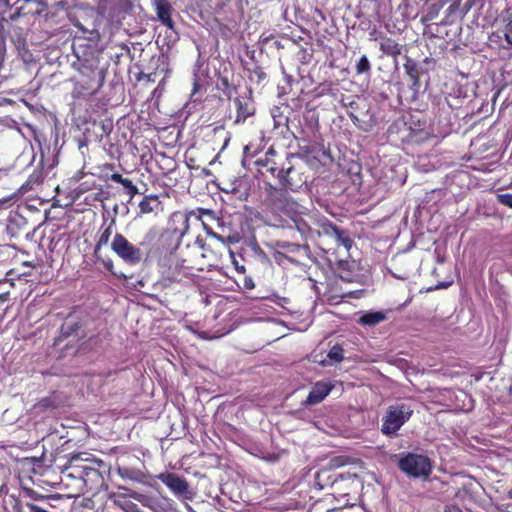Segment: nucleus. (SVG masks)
Masks as SVG:
<instances>
[{
    "label": "nucleus",
    "mask_w": 512,
    "mask_h": 512,
    "mask_svg": "<svg viewBox=\"0 0 512 512\" xmlns=\"http://www.w3.org/2000/svg\"><path fill=\"white\" fill-rule=\"evenodd\" d=\"M183 218V224L185 226L184 230H179L177 228L165 229L159 234L156 247L161 254H170L172 256L174 255L173 252L178 249L182 236L188 229L189 218L187 215H184Z\"/></svg>",
    "instance_id": "1a4fd4ad"
},
{
    "label": "nucleus",
    "mask_w": 512,
    "mask_h": 512,
    "mask_svg": "<svg viewBox=\"0 0 512 512\" xmlns=\"http://www.w3.org/2000/svg\"><path fill=\"white\" fill-rule=\"evenodd\" d=\"M233 265L239 276L247 272L245 265L239 264L235 258L233 259Z\"/></svg>",
    "instance_id": "e433bc0d"
},
{
    "label": "nucleus",
    "mask_w": 512,
    "mask_h": 512,
    "mask_svg": "<svg viewBox=\"0 0 512 512\" xmlns=\"http://www.w3.org/2000/svg\"><path fill=\"white\" fill-rule=\"evenodd\" d=\"M293 222L301 234L306 235L311 231V228L301 219L300 215Z\"/></svg>",
    "instance_id": "72a5a7b5"
},
{
    "label": "nucleus",
    "mask_w": 512,
    "mask_h": 512,
    "mask_svg": "<svg viewBox=\"0 0 512 512\" xmlns=\"http://www.w3.org/2000/svg\"><path fill=\"white\" fill-rule=\"evenodd\" d=\"M334 385L326 381H318L313 384L307 398L302 401L304 407L313 406L321 403L332 391Z\"/></svg>",
    "instance_id": "4468645a"
},
{
    "label": "nucleus",
    "mask_w": 512,
    "mask_h": 512,
    "mask_svg": "<svg viewBox=\"0 0 512 512\" xmlns=\"http://www.w3.org/2000/svg\"><path fill=\"white\" fill-rule=\"evenodd\" d=\"M413 409L405 403L390 405L382 417L381 432L386 436L395 435L410 419Z\"/></svg>",
    "instance_id": "0eeeda50"
},
{
    "label": "nucleus",
    "mask_w": 512,
    "mask_h": 512,
    "mask_svg": "<svg viewBox=\"0 0 512 512\" xmlns=\"http://www.w3.org/2000/svg\"><path fill=\"white\" fill-rule=\"evenodd\" d=\"M497 201L500 204L512 209V194L511 193L498 194Z\"/></svg>",
    "instance_id": "f704fd0d"
},
{
    "label": "nucleus",
    "mask_w": 512,
    "mask_h": 512,
    "mask_svg": "<svg viewBox=\"0 0 512 512\" xmlns=\"http://www.w3.org/2000/svg\"><path fill=\"white\" fill-rule=\"evenodd\" d=\"M404 70L411 81V87L418 89L420 86V68L418 63L410 57H406Z\"/></svg>",
    "instance_id": "aec40b11"
},
{
    "label": "nucleus",
    "mask_w": 512,
    "mask_h": 512,
    "mask_svg": "<svg viewBox=\"0 0 512 512\" xmlns=\"http://www.w3.org/2000/svg\"><path fill=\"white\" fill-rule=\"evenodd\" d=\"M105 463L100 459L89 457L88 453L72 455L61 471V482L70 489L72 496L87 492L96 493L105 486L101 469Z\"/></svg>",
    "instance_id": "f257e3e1"
},
{
    "label": "nucleus",
    "mask_w": 512,
    "mask_h": 512,
    "mask_svg": "<svg viewBox=\"0 0 512 512\" xmlns=\"http://www.w3.org/2000/svg\"><path fill=\"white\" fill-rule=\"evenodd\" d=\"M197 87H198V82H197V81H195V82H194V89H193V92H194V93L196 92Z\"/></svg>",
    "instance_id": "3c124183"
},
{
    "label": "nucleus",
    "mask_w": 512,
    "mask_h": 512,
    "mask_svg": "<svg viewBox=\"0 0 512 512\" xmlns=\"http://www.w3.org/2000/svg\"><path fill=\"white\" fill-rule=\"evenodd\" d=\"M488 40L492 45H496L498 48L512 49V20L503 27L492 31Z\"/></svg>",
    "instance_id": "2eb2a0df"
},
{
    "label": "nucleus",
    "mask_w": 512,
    "mask_h": 512,
    "mask_svg": "<svg viewBox=\"0 0 512 512\" xmlns=\"http://www.w3.org/2000/svg\"><path fill=\"white\" fill-rule=\"evenodd\" d=\"M120 489H123V490L129 492V496L131 498H133L134 500L138 501L139 503H141L144 507L149 508L153 512H157L159 504H158V501L154 497L133 491V490L125 488V487H120Z\"/></svg>",
    "instance_id": "412c9836"
},
{
    "label": "nucleus",
    "mask_w": 512,
    "mask_h": 512,
    "mask_svg": "<svg viewBox=\"0 0 512 512\" xmlns=\"http://www.w3.org/2000/svg\"><path fill=\"white\" fill-rule=\"evenodd\" d=\"M3 63H4V54L0 53V70L3 67Z\"/></svg>",
    "instance_id": "de8ad7c7"
},
{
    "label": "nucleus",
    "mask_w": 512,
    "mask_h": 512,
    "mask_svg": "<svg viewBox=\"0 0 512 512\" xmlns=\"http://www.w3.org/2000/svg\"><path fill=\"white\" fill-rule=\"evenodd\" d=\"M446 287H447V284H444V283L437 285V288H446Z\"/></svg>",
    "instance_id": "8fccbe9b"
},
{
    "label": "nucleus",
    "mask_w": 512,
    "mask_h": 512,
    "mask_svg": "<svg viewBox=\"0 0 512 512\" xmlns=\"http://www.w3.org/2000/svg\"><path fill=\"white\" fill-rule=\"evenodd\" d=\"M391 131L396 129L399 138L403 143H420L428 139L429 133L426 130V122L415 119L413 115L403 116L395 121L391 127Z\"/></svg>",
    "instance_id": "39448f33"
},
{
    "label": "nucleus",
    "mask_w": 512,
    "mask_h": 512,
    "mask_svg": "<svg viewBox=\"0 0 512 512\" xmlns=\"http://www.w3.org/2000/svg\"><path fill=\"white\" fill-rule=\"evenodd\" d=\"M203 254L195 248L186 247L177 255H172L162 266V280L165 285L188 284L203 271Z\"/></svg>",
    "instance_id": "f03ea898"
},
{
    "label": "nucleus",
    "mask_w": 512,
    "mask_h": 512,
    "mask_svg": "<svg viewBox=\"0 0 512 512\" xmlns=\"http://www.w3.org/2000/svg\"><path fill=\"white\" fill-rule=\"evenodd\" d=\"M83 175H84V173H83L82 171H78V172L75 174L74 178H75L76 180H79V179H81V178L83 177Z\"/></svg>",
    "instance_id": "c03bdc74"
},
{
    "label": "nucleus",
    "mask_w": 512,
    "mask_h": 512,
    "mask_svg": "<svg viewBox=\"0 0 512 512\" xmlns=\"http://www.w3.org/2000/svg\"><path fill=\"white\" fill-rule=\"evenodd\" d=\"M150 233L153 234V237L156 235V232L155 231H151Z\"/></svg>",
    "instance_id": "4d7b16f0"
},
{
    "label": "nucleus",
    "mask_w": 512,
    "mask_h": 512,
    "mask_svg": "<svg viewBox=\"0 0 512 512\" xmlns=\"http://www.w3.org/2000/svg\"><path fill=\"white\" fill-rule=\"evenodd\" d=\"M382 40L383 41L380 43V50L383 54L394 58L401 54L402 46L394 39L383 37Z\"/></svg>",
    "instance_id": "5701e85b"
},
{
    "label": "nucleus",
    "mask_w": 512,
    "mask_h": 512,
    "mask_svg": "<svg viewBox=\"0 0 512 512\" xmlns=\"http://www.w3.org/2000/svg\"><path fill=\"white\" fill-rule=\"evenodd\" d=\"M309 167L306 161L298 155L287 154L286 161L281 165L277 174L279 185L284 190L298 192L307 184Z\"/></svg>",
    "instance_id": "20e7f679"
},
{
    "label": "nucleus",
    "mask_w": 512,
    "mask_h": 512,
    "mask_svg": "<svg viewBox=\"0 0 512 512\" xmlns=\"http://www.w3.org/2000/svg\"><path fill=\"white\" fill-rule=\"evenodd\" d=\"M111 249L128 264H137L142 259L140 248L134 246L120 233L115 234L111 243Z\"/></svg>",
    "instance_id": "9d476101"
},
{
    "label": "nucleus",
    "mask_w": 512,
    "mask_h": 512,
    "mask_svg": "<svg viewBox=\"0 0 512 512\" xmlns=\"http://www.w3.org/2000/svg\"><path fill=\"white\" fill-rule=\"evenodd\" d=\"M154 75H155V73H149V74L145 75V77H146V79H147L148 81H150V82H154V81H155V79H154V77H153Z\"/></svg>",
    "instance_id": "37998d69"
},
{
    "label": "nucleus",
    "mask_w": 512,
    "mask_h": 512,
    "mask_svg": "<svg viewBox=\"0 0 512 512\" xmlns=\"http://www.w3.org/2000/svg\"><path fill=\"white\" fill-rule=\"evenodd\" d=\"M117 473L122 479L135 482H142L144 477L143 473L139 469L126 466H119L117 468Z\"/></svg>",
    "instance_id": "393cba45"
},
{
    "label": "nucleus",
    "mask_w": 512,
    "mask_h": 512,
    "mask_svg": "<svg viewBox=\"0 0 512 512\" xmlns=\"http://www.w3.org/2000/svg\"><path fill=\"white\" fill-rule=\"evenodd\" d=\"M438 12H439V8L436 6V5H432L428 12L426 13V15H424L422 18H421V22L422 23H427L429 21H432L437 15H438Z\"/></svg>",
    "instance_id": "2f4dec72"
},
{
    "label": "nucleus",
    "mask_w": 512,
    "mask_h": 512,
    "mask_svg": "<svg viewBox=\"0 0 512 512\" xmlns=\"http://www.w3.org/2000/svg\"><path fill=\"white\" fill-rule=\"evenodd\" d=\"M13 512H30V509L24 505L23 502L19 498H13L11 503Z\"/></svg>",
    "instance_id": "473e14b6"
},
{
    "label": "nucleus",
    "mask_w": 512,
    "mask_h": 512,
    "mask_svg": "<svg viewBox=\"0 0 512 512\" xmlns=\"http://www.w3.org/2000/svg\"><path fill=\"white\" fill-rule=\"evenodd\" d=\"M9 300V292H4L0 294V302H6Z\"/></svg>",
    "instance_id": "a19ab883"
},
{
    "label": "nucleus",
    "mask_w": 512,
    "mask_h": 512,
    "mask_svg": "<svg viewBox=\"0 0 512 512\" xmlns=\"http://www.w3.org/2000/svg\"><path fill=\"white\" fill-rule=\"evenodd\" d=\"M235 282L237 283V285H238L239 287H241V288H242V289H244V290H252V289H254V287H255V283H254V281H253L252 277H251V276H249V275H246V273H245V274L240 275V276L235 280Z\"/></svg>",
    "instance_id": "bb28decb"
},
{
    "label": "nucleus",
    "mask_w": 512,
    "mask_h": 512,
    "mask_svg": "<svg viewBox=\"0 0 512 512\" xmlns=\"http://www.w3.org/2000/svg\"><path fill=\"white\" fill-rule=\"evenodd\" d=\"M110 179L113 181V182H116V183H119V184H123V182L127 179V178H124L121 174L119 173H113L111 176H110Z\"/></svg>",
    "instance_id": "4c0bfd02"
},
{
    "label": "nucleus",
    "mask_w": 512,
    "mask_h": 512,
    "mask_svg": "<svg viewBox=\"0 0 512 512\" xmlns=\"http://www.w3.org/2000/svg\"><path fill=\"white\" fill-rule=\"evenodd\" d=\"M340 277H341V278H343V279H345V280H346V281H348V282H350V281H351V279H350L349 277H344V276H342V275H341Z\"/></svg>",
    "instance_id": "603ef678"
},
{
    "label": "nucleus",
    "mask_w": 512,
    "mask_h": 512,
    "mask_svg": "<svg viewBox=\"0 0 512 512\" xmlns=\"http://www.w3.org/2000/svg\"><path fill=\"white\" fill-rule=\"evenodd\" d=\"M320 227H322L323 231L327 234H334L336 239L346 248L350 249L352 246V239L347 235V233L341 229H339L336 225L329 222L327 219H324L320 223Z\"/></svg>",
    "instance_id": "6ab92c4d"
},
{
    "label": "nucleus",
    "mask_w": 512,
    "mask_h": 512,
    "mask_svg": "<svg viewBox=\"0 0 512 512\" xmlns=\"http://www.w3.org/2000/svg\"><path fill=\"white\" fill-rule=\"evenodd\" d=\"M85 320L77 313H70L62 323L59 335L54 340V346L66 342L64 348L74 347L86 336Z\"/></svg>",
    "instance_id": "423d86ee"
},
{
    "label": "nucleus",
    "mask_w": 512,
    "mask_h": 512,
    "mask_svg": "<svg viewBox=\"0 0 512 512\" xmlns=\"http://www.w3.org/2000/svg\"><path fill=\"white\" fill-rule=\"evenodd\" d=\"M387 319V315L383 311H370L364 313L358 320L363 326H375Z\"/></svg>",
    "instance_id": "4be33fe9"
},
{
    "label": "nucleus",
    "mask_w": 512,
    "mask_h": 512,
    "mask_svg": "<svg viewBox=\"0 0 512 512\" xmlns=\"http://www.w3.org/2000/svg\"><path fill=\"white\" fill-rule=\"evenodd\" d=\"M157 478L165 484L176 497L185 500H193L195 497V492L190 488L189 483L184 477L176 473L166 472L160 473Z\"/></svg>",
    "instance_id": "9b49d317"
},
{
    "label": "nucleus",
    "mask_w": 512,
    "mask_h": 512,
    "mask_svg": "<svg viewBox=\"0 0 512 512\" xmlns=\"http://www.w3.org/2000/svg\"><path fill=\"white\" fill-rule=\"evenodd\" d=\"M88 189H89V187H88V186H84V183H83V184H81V185L78 187V189H77V190H78V194H80V193H84V192H85V191H87Z\"/></svg>",
    "instance_id": "79ce46f5"
},
{
    "label": "nucleus",
    "mask_w": 512,
    "mask_h": 512,
    "mask_svg": "<svg viewBox=\"0 0 512 512\" xmlns=\"http://www.w3.org/2000/svg\"><path fill=\"white\" fill-rule=\"evenodd\" d=\"M371 70V64L366 55H363L357 62L355 71L356 74L369 73Z\"/></svg>",
    "instance_id": "cd10ccee"
},
{
    "label": "nucleus",
    "mask_w": 512,
    "mask_h": 512,
    "mask_svg": "<svg viewBox=\"0 0 512 512\" xmlns=\"http://www.w3.org/2000/svg\"><path fill=\"white\" fill-rule=\"evenodd\" d=\"M375 32H376V29L374 28V29L369 33V34H370V36H373Z\"/></svg>",
    "instance_id": "5fc2aeb1"
},
{
    "label": "nucleus",
    "mask_w": 512,
    "mask_h": 512,
    "mask_svg": "<svg viewBox=\"0 0 512 512\" xmlns=\"http://www.w3.org/2000/svg\"><path fill=\"white\" fill-rule=\"evenodd\" d=\"M128 494H119L114 500V504L122 509L124 512H142L136 503L131 501Z\"/></svg>",
    "instance_id": "b1692460"
},
{
    "label": "nucleus",
    "mask_w": 512,
    "mask_h": 512,
    "mask_svg": "<svg viewBox=\"0 0 512 512\" xmlns=\"http://www.w3.org/2000/svg\"><path fill=\"white\" fill-rule=\"evenodd\" d=\"M0 2H3V3H5L6 5H8V4H9V0H0Z\"/></svg>",
    "instance_id": "864d4df0"
},
{
    "label": "nucleus",
    "mask_w": 512,
    "mask_h": 512,
    "mask_svg": "<svg viewBox=\"0 0 512 512\" xmlns=\"http://www.w3.org/2000/svg\"><path fill=\"white\" fill-rule=\"evenodd\" d=\"M103 200H104V197H103L102 191H99L97 193H92V194L86 196V198H85V202L87 204H90L91 202H94V201L102 202Z\"/></svg>",
    "instance_id": "c9c22d12"
},
{
    "label": "nucleus",
    "mask_w": 512,
    "mask_h": 512,
    "mask_svg": "<svg viewBox=\"0 0 512 512\" xmlns=\"http://www.w3.org/2000/svg\"><path fill=\"white\" fill-rule=\"evenodd\" d=\"M155 11L160 22L168 29L173 30L175 23L172 19V5L168 0H153Z\"/></svg>",
    "instance_id": "a211bd4d"
},
{
    "label": "nucleus",
    "mask_w": 512,
    "mask_h": 512,
    "mask_svg": "<svg viewBox=\"0 0 512 512\" xmlns=\"http://www.w3.org/2000/svg\"><path fill=\"white\" fill-rule=\"evenodd\" d=\"M277 159V152L273 148H269L263 157L255 161V167L258 174L262 177H267L270 174L273 178L277 179V174H280L281 165Z\"/></svg>",
    "instance_id": "f8f14e48"
},
{
    "label": "nucleus",
    "mask_w": 512,
    "mask_h": 512,
    "mask_svg": "<svg viewBox=\"0 0 512 512\" xmlns=\"http://www.w3.org/2000/svg\"><path fill=\"white\" fill-rule=\"evenodd\" d=\"M236 109V118L234 124L244 123L249 116L254 115L255 107L251 99L246 96H238L233 100Z\"/></svg>",
    "instance_id": "dca6fc26"
},
{
    "label": "nucleus",
    "mask_w": 512,
    "mask_h": 512,
    "mask_svg": "<svg viewBox=\"0 0 512 512\" xmlns=\"http://www.w3.org/2000/svg\"><path fill=\"white\" fill-rule=\"evenodd\" d=\"M122 186L125 188V192L128 194L130 200L139 193L137 186L128 178L123 182Z\"/></svg>",
    "instance_id": "7c9ffc66"
},
{
    "label": "nucleus",
    "mask_w": 512,
    "mask_h": 512,
    "mask_svg": "<svg viewBox=\"0 0 512 512\" xmlns=\"http://www.w3.org/2000/svg\"><path fill=\"white\" fill-rule=\"evenodd\" d=\"M345 464H346V462H344V461H341V462L339 463V465H345Z\"/></svg>",
    "instance_id": "6e6d98bb"
},
{
    "label": "nucleus",
    "mask_w": 512,
    "mask_h": 512,
    "mask_svg": "<svg viewBox=\"0 0 512 512\" xmlns=\"http://www.w3.org/2000/svg\"><path fill=\"white\" fill-rule=\"evenodd\" d=\"M261 189L264 193L262 204L273 215H284L291 220H296L303 213L304 207L287 193L288 190L278 188L265 180Z\"/></svg>",
    "instance_id": "7ed1b4c3"
},
{
    "label": "nucleus",
    "mask_w": 512,
    "mask_h": 512,
    "mask_svg": "<svg viewBox=\"0 0 512 512\" xmlns=\"http://www.w3.org/2000/svg\"><path fill=\"white\" fill-rule=\"evenodd\" d=\"M398 467L411 478L428 477L432 472V463L429 457L411 452L400 457Z\"/></svg>",
    "instance_id": "6e6552de"
},
{
    "label": "nucleus",
    "mask_w": 512,
    "mask_h": 512,
    "mask_svg": "<svg viewBox=\"0 0 512 512\" xmlns=\"http://www.w3.org/2000/svg\"><path fill=\"white\" fill-rule=\"evenodd\" d=\"M9 201H10L9 199H5V198L1 199V200H0V206H4V205H5L6 203H8Z\"/></svg>",
    "instance_id": "09e8293b"
},
{
    "label": "nucleus",
    "mask_w": 512,
    "mask_h": 512,
    "mask_svg": "<svg viewBox=\"0 0 512 512\" xmlns=\"http://www.w3.org/2000/svg\"><path fill=\"white\" fill-rule=\"evenodd\" d=\"M206 216L210 219H215V216H214V213L213 211L211 210H206V209H198V219L202 222L203 224V228L205 229V231L207 232V234H214L212 232V229L205 223V221L203 220V217Z\"/></svg>",
    "instance_id": "c85d7f7f"
},
{
    "label": "nucleus",
    "mask_w": 512,
    "mask_h": 512,
    "mask_svg": "<svg viewBox=\"0 0 512 512\" xmlns=\"http://www.w3.org/2000/svg\"><path fill=\"white\" fill-rule=\"evenodd\" d=\"M26 507L30 509V512H49L35 504L26 503Z\"/></svg>",
    "instance_id": "ea45409f"
},
{
    "label": "nucleus",
    "mask_w": 512,
    "mask_h": 512,
    "mask_svg": "<svg viewBox=\"0 0 512 512\" xmlns=\"http://www.w3.org/2000/svg\"><path fill=\"white\" fill-rule=\"evenodd\" d=\"M27 493H28L32 498H34V499H37V498H38V497H37V495H36V493H35L34 491H32V490H27Z\"/></svg>",
    "instance_id": "a18cd8bd"
},
{
    "label": "nucleus",
    "mask_w": 512,
    "mask_h": 512,
    "mask_svg": "<svg viewBox=\"0 0 512 512\" xmlns=\"http://www.w3.org/2000/svg\"><path fill=\"white\" fill-rule=\"evenodd\" d=\"M48 402H49V399H47V398H46V399H43V400L40 402V404H41V406H43V407H47V406H48Z\"/></svg>",
    "instance_id": "49530a36"
},
{
    "label": "nucleus",
    "mask_w": 512,
    "mask_h": 512,
    "mask_svg": "<svg viewBox=\"0 0 512 512\" xmlns=\"http://www.w3.org/2000/svg\"><path fill=\"white\" fill-rule=\"evenodd\" d=\"M343 354H344L343 348L340 345L336 344L328 352V358L333 361L340 362L344 358Z\"/></svg>",
    "instance_id": "c756f323"
},
{
    "label": "nucleus",
    "mask_w": 512,
    "mask_h": 512,
    "mask_svg": "<svg viewBox=\"0 0 512 512\" xmlns=\"http://www.w3.org/2000/svg\"><path fill=\"white\" fill-rule=\"evenodd\" d=\"M115 219H111L109 222L107 219L104 220L102 225L100 226L97 240L94 246V257L96 260H100V250L102 247L106 246L110 240V237L113 233V226L115 225Z\"/></svg>",
    "instance_id": "f3484780"
},
{
    "label": "nucleus",
    "mask_w": 512,
    "mask_h": 512,
    "mask_svg": "<svg viewBox=\"0 0 512 512\" xmlns=\"http://www.w3.org/2000/svg\"><path fill=\"white\" fill-rule=\"evenodd\" d=\"M98 262H102V264L104 265V267L112 272L113 268H114V264H113V261L112 260H104L102 259V257L100 256V260H97Z\"/></svg>",
    "instance_id": "58836bf2"
},
{
    "label": "nucleus",
    "mask_w": 512,
    "mask_h": 512,
    "mask_svg": "<svg viewBox=\"0 0 512 512\" xmlns=\"http://www.w3.org/2000/svg\"><path fill=\"white\" fill-rule=\"evenodd\" d=\"M157 201V195H148L139 203V209L142 214H148L154 211L151 201Z\"/></svg>",
    "instance_id": "a878e982"
},
{
    "label": "nucleus",
    "mask_w": 512,
    "mask_h": 512,
    "mask_svg": "<svg viewBox=\"0 0 512 512\" xmlns=\"http://www.w3.org/2000/svg\"><path fill=\"white\" fill-rule=\"evenodd\" d=\"M14 5V12L9 16L12 21L20 17L40 15L47 7L41 0H17Z\"/></svg>",
    "instance_id": "ddd939ff"
}]
</instances>
